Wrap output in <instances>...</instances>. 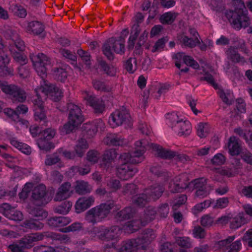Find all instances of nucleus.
<instances>
[{
    "mask_svg": "<svg viewBox=\"0 0 252 252\" xmlns=\"http://www.w3.org/2000/svg\"><path fill=\"white\" fill-rule=\"evenodd\" d=\"M183 60L184 63L188 66H191L194 69H198L199 67L197 62L189 56H184L183 58Z\"/></svg>",
    "mask_w": 252,
    "mask_h": 252,
    "instance_id": "57",
    "label": "nucleus"
},
{
    "mask_svg": "<svg viewBox=\"0 0 252 252\" xmlns=\"http://www.w3.org/2000/svg\"><path fill=\"white\" fill-rule=\"evenodd\" d=\"M0 88L3 92L9 95L13 102H24L27 97L25 92L14 85H8L6 82L0 81Z\"/></svg>",
    "mask_w": 252,
    "mask_h": 252,
    "instance_id": "13",
    "label": "nucleus"
},
{
    "mask_svg": "<svg viewBox=\"0 0 252 252\" xmlns=\"http://www.w3.org/2000/svg\"><path fill=\"white\" fill-rule=\"evenodd\" d=\"M201 79L207 81L209 84L212 85L215 89L218 90L219 95L220 94V91L218 85L215 83L213 76L210 74L205 72Z\"/></svg>",
    "mask_w": 252,
    "mask_h": 252,
    "instance_id": "53",
    "label": "nucleus"
},
{
    "mask_svg": "<svg viewBox=\"0 0 252 252\" xmlns=\"http://www.w3.org/2000/svg\"><path fill=\"white\" fill-rule=\"evenodd\" d=\"M187 197L185 195H181L178 198H175L172 202V208L176 210L180 205L184 204L187 201Z\"/></svg>",
    "mask_w": 252,
    "mask_h": 252,
    "instance_id": "58",
    "label": "nucleus"
},
{
    "mask_svg": "<svg viewBox=\"0 0 252 252\" xmlns=\"http://www.w3.org/2000/svg\"><path fill=\"white\" fill-rule=\"evenodd\" d=\"M135 210L131 207H126L119 212L117 215V218L120 220L127 219L133 217L135 214Z\"/></svg>",
    "mask_w": 252,
    "mask_h": 252,
    "instance_id": "43",
    "label": "nucleus"
},
{
    "mask_svg": "<svg viewBox=\"0 0 252 252\" xmlns=\"http://www.w3.org/2000/svg\"><path fill=\"white\" fill-rule=\"evenodd\" d=\"M193 185L196 189L195 196L200 198H204L208 195L209 191L206 185V180L203 178L196 179L190 183L186 174H183L176 177L172 180L169 186L171 192L175 193L182 192L188 185Z\"/></svg>",
    "mask_w": 252,
    "mask_h": 252,
    "instance_id": "3",
    "label": "nucleus"
},
{
    "mask_svg": "<svg viewBox=\"0 0 252 252\" xmlns=\"http://www.w3.org/2000/svg\"><path fill=\"white\" fill-rule=\"evenodd\" d=\"M156 237V234L153 230H145L140 237L125 241L119 252H136L138 250L145 249Z\"/></svg>",
    "mask_w": 252,
    "mask_h": 252,
    "instance_id": "7",
    "label": "nucleus"
},
{
    "mask_svg": "<svg viewBox=\"0 0 252 252\" xmlns=\"http://www.w3.org/2000/svg\"><path fill=\"white\" fill-rule=\"evenodd\" d=\"M10 9L19 17L24 18L27 15L26 10L20 5L12 4L10 5Z\"/></svg>",
    "mask_w": 252,
    "mask_h": 252,
    "instance_id": "51",
    "label": "nucleus"
},
{
    "mask_svg": "<svg viewBox=\"0 0 252 252\" xmlns=\"http://www.w3.org/2000/svg\"><path fill=\"white\" fill-rule=\"evenodd\" d=\"M71 222L69 217H55L51 218L48 220V225L52 227H61L67 225Z\"/></svg>",
    "mask_w": 252,
    "mask_h": 252,
    "instance_id": "29",
    "label": "nucleus"
},
{
    "mask_svg": "<svg viewBox=\"0 0 252 252\" xmlns=\"http://www.w3.org/2000/svg\"><path fill=\"white\" fill-rule=\"evenodd\" d=\"M9 59L3 52H0V75L3 76H12L13 74V69L7 67Z\"/></svg>",
    "mask_w": 252,
    "mask_h": 252,
    "instance_id": "27",
    "label": "nucleus"
},
{
    "mask_svg": "<svg viewBox=\"0 0 252 252\" xmlns=\"http://www.w3.org/2000/svg\"><path fill=\"white\" fill-rule=\"evenodd\" d=\"M178 40L183 46L192 48L195 47L198 43V40L197 38L192 39L189 38L184 34H181L177 37Z\"/></svg>",
    "mask_w": 252,
    "mask_h": 252,
    "instance_id": "36",
    "label": "nucleus"
},
{
    "mask_svg": "<svg viewBox=\"0 0 252 252\" xmlns=\"http://www.w3.org/2000/svg\"><path fill=\"white\" fill-rule=\"evenodd\" d=\"M88 147L86 140L85 139L81 138L77 141L74 150L76 155L78 157H81Z\"/></svg>",
    "mask_w": 252,
    "mask_h": 252,
    "instance_id": "38",
    "label": "nucleus"
},
{
    "mask_svg": "<svg viewBox=\"0 0 252 252\" xmlns=\"http://www.w3.org/2000/svg\"><path fill=\"white\" fill-rule=\"evenodd\" d=\"M105 124L101 119H97L92 123L83 124L82 129L87 133L89 137L94 136L99 129L103 130Z\"/></svg>",
    "mask_w": 252,
    "mask_h": 252,
    "instance_id": "18",
    "label": "nucleus"
},
{
    "mask_svg": "<svg viewBox=\"0 0 252 252\" xmlns=\"http://www.w3.org/2000/svg\"><path fill=\"white\" fill-rule=\"evenodd\" d=\"M4 114L10 118L12 120L14 121H16L17 124L20 126L21 127H27L28 126V122L26 120H19V115L16 112V111L14 110L9 108H6L4 109Z\"/></svg>",
    "mask_w": 252,
    "mask_h": 252,
    "instance_id": "31",
    "label": "nucleus"
},
{
    "mask_svg": "<svg viewBox=\"0 0 252 252\" xmlns=\"http://www.w3.org/2000/svg\"><path fill=\"white\" fill-rule=\"evenodd\" d=\"M68 121L62 128V132L64 134H68L73 131L83 121L80 108L73 103L68 104Z\"/></svg>",
    "mask_w": 252,
    "mask_h": 252,
    "instance_id": "10",
    "label": "nucleus"
},
{
    "mask_svg": "<svg viewBox=\"0 0 252 252\" xmlns=\"http://www.w3.org/2000/svg\"><path fill=\"white\" fill-rule=\"evenodd\" d=\"M83 97L86 101L87 104L92 106L96 112H101L104 108V104L98 99H97L93 93L89 91H84L83 92Z\"/></svg>",
    "mask_w": 252,
    "mask_h": 252,
    "instance_id": "17",
    "label": "nucleus"
},
{
    "mask_svg": "<svg viewBox=\"0 0 252 252\" xmlns=\"http://www.w3.org/2000/svg\"><path fill=\"white\" fill-rule=\"evenodd\" d=\"M46 194V188L45 186L40 184L33 189L32 197L37 205L41 206L48 203Z\"/></svg>",
    "mask_w": 252,
    "mask_h": 252,
    "instance_id": "15",
    "label": "nucleus"
},
{
    "mask_svg": "<svg viewBox=\"0 0 252 252\" xmlns=\"http://www.w3.org/2000/svg\"><path fill=\"white\" fill-rule=\"evenodd\" d=\"M137 172V169L132 165L124 163L117 168V175L122 180H126L132 178Z\"/></svg>",
    "mask_w": 252,
    "mask_h": 252,
    "instance_id": "19",
    "label": "nucleus"
},
{
    "mask_svg": "<svg viewBox=\"0 0 252 252\" xmlns=\"http://www.w3.org/2000/svg\"><path fill=\"white\" fill-rule=\"evenodd\" d=\"M46 235L47 234L45 233H32L23 238L21 240V243L25 248H30L34 245L35 242L42 240Z\"/></svg>",
    "mask_w": 252,
    "mask_h": 252,
    "instance_id": "21",
    "label": "nucleus"
},
{
    "mask_svg": "<svg viewBox=\"0 0 252 252\" xmlns=\"http://www.w3.org/2000/svg\"><path fill=\"white\" fill-rule=\"evenodd\" d=\"M117 153L115 150L111 149L106 151L101 156L100 160V166L101 167L108 170L112 167V162L116 158Z\"/></svg>",
    "mask_w": 252,
    "mask_h": 252,
    "instance_id": "24",
    "label": "nucleus"
},
{
    "mask_svg": "<svg viewBox=\"0 0 252 252\" xmlns=\"http://www.w3.org/2000/svg\"><path fill=\"white\" fill-rule=\"evenodd\" d=\"M211 201L206 200L201 203L195 205L192 209V212L194 214L196 215L211 206Z\"/></svg>",
    "mask_w": 252,
    "mask_h": 252,
    "instance_id": "50",
    "label": "nucleus"
},
{
    "mask_svg": "<svg viewBox=\"0 0 252 252\" xmlns=\"http://www.w3.org/2000/svg\"><path fill=\"white\" fill-rule=\"evenodd\" d=\"M233 43L235 45L236 49H239L246 54L249 53V50L246 47L245 41L239 37H234L232 40Z\"/></svg>",
    "mask_w": 252,
    "mask_h": 252,
    "instance_id": "48",
    "label": "nucleus"
},
{
    "mask_svg": "<svg viewBox=\"0 0 252 252\" xmlns=\"http://www.w3.org/2000/svg\"><path fill=\"white\" fill-rule=\"evenodd\" d=\"M59 161L60 158L56 154L49 155L46 156L45 164L46 165L51 166L58 163Z\"/></svg>",
    "mask_w": 252,
    "mask_h": 252,
    "instance_id": "59",
    "label": "nucleus"
},
{
    "mask_svg": "<svg viewBox=\"0 0 252 252\" xmlns=\"http://www.w3.org/2000/svg\"><path fill=\"white\" fill-rule=\"evenodd\" d=\"M167 40L162 38L158 40L153 46L151 51L152 52H160L164 48Z\"/></svg>",
    "mask_w": 252,
    "mask_h": 252,
    "instance_id": "55",
    "label": "nucleus"
},
{
    "mask_svg": "<svg viewBox=\"0 0 252 252\" xmlns=\"http://www.w3.org/2000/svg\"><path fill=\"white\" fill-rule=\"evenodd\" d=\"M235 236H231L221 240V252H238L241 248L240 240L233 242Z\"/></svg>",
    "mask_w": 252,
    "mask_h": 252,
    "instance_id": "16",
    "label": "nucleus"
},
{
    "mask_svg": "<svg viewBox=\"0 0 252 252\" xmlns=\"http://www.w3.org/2000/svg\"><path fill=\"white\" fill-rule=\"evenodd\" d=\"M234 10H226L225 16L232 27L237 30L246 28L251 24L248 12L242 0H232Z\"/></svg>",
    "mask_w": 252,
    "mask_h": 252,
    "instance_id": "4",
    "label": "nucleus"
},
{
    "mask_svg": "<svg viewBox=\"0 0 252 252\" xmlns=\"http://www.w3.org/2000/svg\"><path fill=\"white\" fill-rule=\"evenodd\" d=\"M210 168L213 179L219 181L220 177V154H216L211 159Z\"/></svg>",
    "mask_w": 252,
    "mask_h": 252,
    "instance_id": "23",
    "label": "nucleus"
},
{
    "mask_svg": "<svg viewBox=\"0 0 252 252\" xmlns=\"http://www.w3.org/2000/svg\"><path fill=\"white\" fill-rule=\"evenodd\" d=\"M128 31L125 29L121 32V36L117 39L115 37L110 38L103 46V52L107 57L111 60L113 58V52L122 54L125 52V38L128 35Z\"/></svg>",
    "mask_w": 252,
    "mask_h": 252,
    "instance_id": "9",
    "label": "nucleus"
},
{
    "mask_svg": "<svg viewBox=\"0 0 252 252\" xmlns=\"http://www.w3.org/2000/svg\"><path fill=\"white\" fill-rule=\"evenodd\" d=\"M9 50L12 54L15 61L20 64V66L24 65L27 63L28 59L25 55L16 51L12 47L9 48Z\"/></svg>",
    "mask_w": 252,
    "mask_h": 252,
    "instance_id": "39",
    "label": "nucleus"
},
{
    "mask_svg": "<svg viewBox=\"0 0 252 252\" xmlns=\"http://www.w3.org/2000/svg\"><path fill=\"white\" fill-rule=\"evenodd\" d=\"M246 215L244 212L239 213L234 217H232L230 223V228L231 229H236L248 222Z\"/></svg>",
    "mask_w": 252,
    "mask_h": 252,
    "instance_id": "30",
    "label": "nucleus"
},
{
    "mask_svg": "<svg viewBox=\"0 0 252 252\" xmlns=\"http://www.w3.org/2000/svg\"><path fill=\"white\" fill-rule=\"evenodd\" d=\"M83 228V224L79 222H75L70 225L61 229L60 231L63 233L74 232L79 231Z\"/></svg>",
    "mask_w": 252,
    "mask_h": 252,
    "instance_id": "49",
    "label": "nucleus"
},
{
    "mask_svg": "<svg viewBox=\"0 0 252 252\" xmlns=\"http://www.w3.org/2000/svg\"><path fill=\"white\" fill-rule=\"evenodd\" d=\"M72 203L70 201H64L61 205H59L55 208L54 211L55 213L65 215L67 214L71 209Z\"/></svg>",
    "mask_w": 252,
    "mask_h": 252,
    "instance_id": "42",
    "label": "nucleus"
},
{
    "mask_svg": "<svg viewBox=\"0 0 252 252\" xmlns=\"http://www.w3.org/2000/svg\"><path fill=\"white\" fill-rule=\"evenodd\" d=\"M164 190L163 188L158 184L146 189L144 193L136 195L133 198V202L138 206H142L151 199L156 200L158 198Z\"/></svg>",
    "mask_w": 252,
    "mask_h": 252,
    "instance_id": "11",
    "label": "nucleus"
},
{
    "mask_svg": "<svg viewBox=\"0 0 252 252\" xmlns=\"http://www.w3.org/2000/svg\"><path fill=\"white\" fill-rule=\"evenodd\" d=\"M177 14L175 12H168L164 13L160 17V21L162 24H172L176 18L177 17Z\"/></svg>",
    "mask_w": 252,
    "mask_h": 252,
    "instance_id": "47",
    "label": "nucleus"
},
{
    "mask_svg": "<svg viewBox=\"0 0 252 252\" xmlns=\"http://www.w3.org/2000/svg\"><path fill=\"white\" fill-rule=\"evenodd\" d=\"M54 75L58 80L63 82L67 77V73L64 69L58 68L55 71Z\"/></svg>",
    "mask_w": 252,
    "mask_h": 252,
    "instance_id": "60",
    "label": "nucleus"
},
{
    "mask_svg": "<svg viewBox=\"0 0 252 252\" xmlns=\"http://www.w3.org/2000/svg\"><path fill=\"white\" fill-rule=\"evenodd\" d=\"M156 211L152 207H149L145 210L144 214L140 217V220H133L125 223L122 228L114 226L110 228L100 226L93 229L94 232L98 237L103 240H111L117 239L120 235L122 230L125 232L130 233L138 230L140 226H144L155 219Z\"/></svg>",
    "mask_w": 252,
    "mask_h": 252,
    "instance_id": "2",
    "label": "nucleus"
},
{
    "mask_svg": "<svg viewBox=\"0 0 252 252\" xmlns=\"http://www.w3.org/2000/svg\"><path fill=\"white\" fill-rule=\"evenodd\" d=\"M104 142L107 144L114 146H122L124 144V139L120 135L116 134H110L107 136L104 139Z\"/></svg>",
    "mask_w": 252,
    "mask_h": 252,
    "instance_id": "37",
    "label": "nucleus"
},
{
    "mask_svg": "<svg viewBox=\"0 0 252 252\" xmlns=\"http://www.w3.org/2000/svg\"><path fill=\"white\" fill-rule=\"evenodd\" d=\"M75 190L76 193L82 195L90 193L92 190V188L87 182L77 181L76 182Z\"/></svg>",
    "mask_w": 252,
    "mask_h": 252,
    "instance_id": "34",
    "label": "nucleus"
},
{
    "mask_svg": "<svg viewBox=\"0 0 252 252\" xmlns=\"http://www.w3.org/2000/svg\"><path fill=\"white\" fill-rule=\"evenodd\" d=\"M135 150L132 153H125L120 156L122 161L125 162V163L130 162L132 164L138 163L143 161V156L146 150V144L145 140H139L135 143Z\"/></svg>",
    "mask_w": 252,
    "mask_h": 252,
    "instance_id": "12",
    "label": "nucleus"
},
{
    "mask_svg": "<svg viewBox=\"0 0 252 252\" xmlns=\"http://www.w3.org/2000/svg\"><path fill=\"white\" fill-rule=\"evenodd\" d=\"M77 53L82 60L85 62L86 65L89 67L90 65V55L82 49L78 50Z\"/></svg>",
    "mask_w": 252,
    "mask_h": 252,
    "instance_id": "62",
    "label": "nucleus"
},
{
    "mask_svg": "<svg viewBox=\"0 0 252 252\" xmlns=\"http://www.w3.org/2000/svg\"><path fill=\"white\" fill-rule=\"evenodd\" d=\"M240 156L243 160L247 163L252 165V154L249 151H242Z\"/></svg>",
    "mask_w": 252,
    "mask_h": 252,
    "instance_id": "63",
    "label": "nucleus"
},
{
    "mask_svg": "<svg viewBox=\"0 0 252 252\" xmlns=\"http://www.w3.org/2000/svg\"><path fill=\"white\" fill-rule=\"evenodd\" d=\"M225 54L228 59L233 63L244 64L246 63V60L241 56L236 48L230 46L225 51Z\"/></svg>",
    "mask_w": 252,
    "mask_h": 252,
    "instance_id": "28",
    "label": "nucleus"
},
{
    "mask_svg": "<svg viewBox=\"0 0 252 252\" xmlns=\"http://www.w3.org/2000/svg\"><path fill=\"white\" fill-rule=\"evenodd\" d=\"M214 222V218L206 214L203 216L200 220L201 224L205 227L211 226Z\"/></svg>",
    "mask_w": 252,
    "mask_h": 252,
    "instance_id": "61",
    "label": "nucleus"
},
{
    "mask_svg": "<svg viewBox=\"0 0 252 252\" xmlns=\"http://www.w3.org/2000/svg\"><path fill=\"white\" fill-rule=\"evenodd\" d=\"M166 119L169 126L178 135H188L190 133L191 125L185 117L177 112H172L167 115Z\"/></svg>",
    "mask_w": 252,
    "mask_h": 252,
    "instance_id": "8",
    "label": "nucleus"
},
{
    "mask_svg": "<svg viewBox=\"0 0 252 252\" xmlns=\"http://www.w3.org/2000/svg\"><path fill=\"white\" fill-rule=\"evenodd\" d=\"M210 126L207 123H200L197 125V133L200 138L206 137L210 132Z\"/></svg>",
    "mask_w": 252,
    "mask_h": 252,
    "instance_id": "40",
    "label": "nucleus"
},
{
    "mask_svg": "<svg viewBox=\"0 0 252 252\" xmlns=\"http://www.w3.org/2000/svg\"><path fill=\"white\" fill-rule=\"evenodd\" d=\"M37 144L40 150L48 151L54 148V146L49 140L43 137L38 139L37 141Z\"/></svg>",
    "mask_w": 252,
    "mask_h": 252,
    "instance_id": "46",
    "label": "nucleus"
},
{
    "mask_svg": "<svg viewBox=\"0 0 252 252\" xmlns=\"http://www.w3.org/2000/svg\"><path fill=\"white\" fill-rule=\"evenodd\" d=\"M100 154L95 150H90L87 154L86 159L91 164H94L100 162L101 160Z\"/></svg>",
    "mask_w": 252,
    "mask_h": 252,
    "instance_id": "41",
    "label": "nucleus"
},
{
    "mask_svg": "<svg viewBox=\"0 0 252 252\" xmlns=\"http://www.w3.org/2000/svg\"><path fill=\"white\" fill-rule=\"evenodd\" d=\"M10 143L13 147L26 155H29L31 153V147L27 144L21 142L16 137L10 138Z\"/></svg>",
    "mask_w": 252,
    "mask_h": 252,
    "instance_id": "33",
    "label": "nucleus"
},
{
    "mask_svg": "<svg viewBox=\"0 0 252 252\" xmlns=\"http://www.w3.org/2000/svg\"><path fill=\"white\" fill-rule=\"evenodd\" d=\"M7 218L14 221H21L23 219V215L20 211L15 210L13 208Z\"/></svg>",
    "mask_w": 252,
    "mask_h": 252,
    "instance_id": "56",
    "label": "nucleus"
},
{
    "mask_svg": "<svg viewBox=\"0 0 252 252\" xmlns=\"http://www.w3.org/2000/svg\"><path fill=\"white\" fill-rule=\"evenodd\" d=\"M46 237L51 238L54 240H57L61 243H67L70 241V237L66 234H61L56 233H50L47 234Z\"/></svg>",
    "mask_w": 252,
    "mask_h": 252,
    "instance_id": "45",
    "label": "nucleus"
},
{
    "mask_svg": "<svg viewBox=\"0 0 252 252\" xmlns=\"http://www.w3.org/2000/svg\"><path fill=\"white\" fill-rule=\"evenodd\" d=\"M23 26L27 32L33 34H39L44 30L43 25L38 21L25 22L23 23Z\"/></svg>",
    "mask_w": 252,
    "mask_h": 252,
    "instance_id": "26",
    "label": "nucleus"
},
{
    "mask_svg": "<svg viewBox=\"0 0 252 252\" xmlns=\"http://www.w3.org/2000/svg\"><path fill=\"white\" fill-rule=\"evenodd\" d=\"M29 213L34 217V218L26 220L22 225L16 227V231L3 230L2 234L8 236L10 238H16L21 235L28 229L38 230L43 227V224L40 220L47 216V213L42 209H37L31 210Z\"/></svg>",
    "mask_w": 252,
    "mask_h": 252,
    "instance_id": "5",
    "label": "nucleus"
},
{
    "mask_svg": "<svg viewBox=\"0 0 252 252\" xmlns=\"http://www.w3.org/2000/svg\"><path fill=\"white\" fill-rule=\"evenodd\" d=\"M30 58L35 71L41 78V86L34 90L37 98L33 100V104L35 119L42 120L45 118L43 99L49 96L55 101H59L63 96V92L59 87L45 80L47 67L50 65L48 57L42 53H39L31 54Z\"/></svg>",
    "mask_w": 252,
    "mask_h": 252,
    "instance_id": "1",
    "label": "nucleus"
},
{
    "mask_svg": "<svg viewBox=\"0 0 252 252\" xmlns=\"http://www.w3.org/2000/svg\"><path fill=\"white\" fill-rule=\"evenodd\" d=\"M95 199L93 196L80 197L75 204V211L77 213L84 212L94 203Z\"/></svg>",
    "mask_w": 252,
    "mask_h": 252,
    "instance_id": "20",
    "label": "nucleus"
},
{
    "mask_svg": "<svg viewBox=\"0 0 252 252\" xmlns=\"http://www.w3.org/2000/svg\"><path fill=\"white\" fill-rule=\"evenodd\" d=\"M72 193L71 184L68 182L64 183L59 188L54 200L56 201H61L69 198Z\"/></svg>",
    "mask_w": 252,
    "mask_h": 252,
    "instance_id": "22",
    "label": "nucleus"
},
{
    "mask_svg": "<svg viewBox=\"0 0 252 252\" xmlns=\"http://www.w3.org/2000/svg\"><path fill=\"white\" fill-rule=\"evenodd\" d=\"M129 115L125 110H117L111 114L108 123L113 128L118 126L129 121Z\"/></svg>",
    "mask_w": 252,
    "mask_h": 252,
    "instance_id": "14",
    "label": "nucleus"
},
{
    "mask_svg": "<svg viewBox=\"0 0 252 252\" xmlns=\"http://www.w3.org/2000/svg\"><path fill=\"white\" fill-rule=\"evenodd\" d=\"M235 98L233 93L230 90L221 91V101L227 106L232 105L234 102Z\"/></svg>",
    "mask_w": 252,
    "mask_h": 252,
    "instance_id": "44",
    "label": "nucleus"
},
{
    "mask_svg": "<svg viewBox=\"0 0 252 252\" xmlns=\"http://www.w3.org/2000/svg\"><path fill=\"white\" fill-rule=\"evenodd\" d=\"M34 252H67L68 249L65 247H57L56 249L45 245H38L33 248Z\"/></svg>",
    "mask_w": 252,
    "mask_h": 252,
    "instance_id": "35",
    "label": "nucleus"
},
{
    "mask_svg": "<svg viewBox=\"0 0 252 252\" xmlns=\"http://www.w3.org/2000/svg\"><path fill=\"white\" fill-rule=\"evenodd\" d=\"M24 248L23 244L21 243V240L18 244L14 243L8 246V248L12 252H24Z\"/></svg>",
    "mask_w": 252,
    "mask_h": 252,
    "instance_id": "64",
    "label": "nucleus"
},
{
    "mask_svg": "<svg viewBox=\"0 0 252 252\" xmlns=\"http://www.w3.org/2000/svg\"><path fill=\"white\" fill-rule=\"evenodd\" d=\"M125 68L130 73H133L137 69V61L135 58H130L125 63Z\"/></svg>",
    "mask_w": 252,
    "mask_h": 252,
    "instance_id": "52",
    "label": "nucleus"
},
{
    "mask_svg": "<svg viewBox=\"0 0 252 252\" xmlns=\"http://www.w3.org/2000/svg\"><path fill=\"white\" fill-rule=\"evenodd\" d=\"M176 242L182 247L189 248L191 247V242L188 237H177L176 238Z\"/></svg>",
    "mask_w": 252,
    "mask_h": 252,
    "instance_id": "54",
    "label": "nucleus"
},
{
    "mask_svg": "<svg viewBox=\"0 0 252 252\" xmlns=\"http://www.w3.org/2000/svg\"><path fill=\"white\" fill-rule=\"evenodd\" d=\"M228 149L229 153L232 156L240 154L241 148L239 139L235 136L230 137L228 142Z\"/></svg>",
    "mask_w": 252,
    "mask_h": 252,
    "instance_id": "32",
    "label": "nucleus"
},
{
    "mask_svg": "<svg viewBox=\"0 0 252 252\" xmlns=\"http://www.w3.org/2000/svg\"><path fill=\"white\" fill-rule=\"evenodd\" d=\"M114 206L113 202L111 201L95 206L86 212L85 220L93 225L101 222L108 217Z\"/></svg>",
    "mask_w": 252,
    "mask_h": 252,
    "instance_id": "6",
    "label": "nucleus"
},
{
    "mask_svg": "<svg viewBox=\"0 0 252 252\" xmlns=\"http://www.w3.org/2000/svg\"><path fill=\"white\" fill-rule=\"evenodd\" d=\"M145 143L146 144V149L148 146L152 148L154 150L157 152L156 154L159 157L163 158L170 159L174 157L176 155L175 152L163 149L158 145L153 143L150 144L146 141H145Z\"/></svg>",
    "mask_w": 252,
    "mask_h": 252,
    "instance_id": "25",
    "label": "nucleus"
}]
</instances>
